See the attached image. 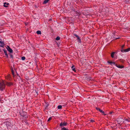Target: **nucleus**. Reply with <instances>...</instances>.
Masks as SVG:
<instances>
[{"mask_svg": "<svg viewBox=\"0 0 130 130\" xmlns=\"http://www.w3.org/2000/svg\"><path fill=\"white\" fill-rule=\"evenodd\" d=\"M3 6L5 7H7L9 5V4L8 3L5 2L4 3Z\"/></svg>", "mask_w": 130, "mask_h": 130, "instance_id": "12", "label": "nucleus"}, {"mask_svg": "<svg viewBox=\"0 0 130 130\" xmlns=\"http://www.w3.org/2000/svg\"><path fill=\"white\" fill-rule=\"evenodd\" d=\"M116 66L120 69H122L124 68V67L123 66L118 65L117 64H116Z\"/></svg>", "mask_w": 130, "mask_h": 130, "instance_id": "8", "label": "nucleus"}, {"mask_svg": "<svg viewBox=\"0 0 130 130\" xmlns=\"http://www.w3.org/2000/svg\"><path fill=\"white\" fill-rule=\"evenodd\" d=\"M25 116V118H27V116L26 117V116Z\"/></svg>", "mask_w": 130, "mask_h": 130, "instance_id": "40", "label": "nucleus"}, {"mask_svg": "<svg viewBox=\"0 0 130 130\" xmlns=\"http://www.w3.org/2000/svg\"><path fill=\"white\" fill-rule=\"evenodd\" d=\"M60 38L59 36H57L56 38V40H60Z\"/></svg>", "mask_w": 130, "mask_h": 130, "instance_id": "23", "label": "nucleus"}, {"mask_svg": "<svg viewBox=\"0 0 130 130\" xmlns=\"http://www.w3.org/2000/svg\"><path fill=\"white\" fill-rule=\"evenodd\" d=\"M78 41L80 43L81 42V40L80 39V38H79V39H78Z\"/></svg>", "mask_w": 130, "mask_h": 130, "instance_id": "33", "label": "nucleus"}, {"mask_svg": "<svg viewBox=\"0 0 130 130\" xmlns=\"http://www.w3.org/2000/svg\"><path fill=\"white\" fill-rule=\"evenodd\" d=\"M13 83L11 82H6V85L8 87H11L13 86Z\"/></svg>", "mask_w": 130, "mask_h": 130, "instance_id": "4", "label": "nucleus"}, {"mask_svg": "<svg viewBox=\"0 0 130 130\" xmlns=\"http://www.w3.org/2000/svg\"><path fill=\"white\" fill-rule=\"evenodd\" d=\"M95 109L96 110H98L99 111H100L101 110V109L100 108H98L97 107H96L95 108Z\"/></svg>", "mask_w": 130, "mask_h": 130, "instance_id": "25", "label": "nucleus"}, {"mask_svg": "<svg viewBox=\"0 0 130 130\" xmlns=\"http://www.w3.org/2000/svg\"><path fill=\"white\" fill-rule=\"evenodd\" d=\"M0 101H1V103H2V102H1V100H0Z\"/></svg>", "mask_w": 130, "mask_h": 130, "instance_id": "43", "label": "nucleus"}, {"mask_svg": "<svg viewBox=\"0 0 130 130\" xmlns=\"http://www.w3.org/2000/svg\"><path fill=\"white\" fill-rule=\"evenodd\" d=\"M36 65L37 67L38 66V65L37 64H36Z\"/></svg>", "mask_w": 130, "mask_h": 130, "instance_id": "42", "label": "nucleus"}, {"mask_svg": "<svg viewBox=\"0 0 130 130\" xmlns=\"http://www.w3.org/2000/svg\"><path fill=\"white\" fill-rule=\"evenodd\" d=\"M57 108L58 109H60L62 108V106L61 105H59L58 106Z\"/></svg>", "mask_w": 130, "mask_h": 130, "instance_id": "24", "label": "nucleus"}, {"mask_svg": "<svg viewBox=\"0 0 130 130\" xmlns=\"http://www.w3.org/2000/svg\"><path fill=\"white\" fill-rule=\"evenodd\" d=\"M74 71V72H76V70H75V68H74L72 69Z\"/></svg>", "mask_w": 130, "mask_h": 130, "instance_id": "34", "label": "nucleus"}, {"mask_svg": "<svg viewBox=\"0 0 130 130\" xmlns=\"http://www.w3.org/2000/svg\"><path fill=\"white\" fill-rule=\"evenodd\" d=\"M120 38V37H118V38H116L115 39L116 40V39H119Z\"/></svg>", "mask_w": 130, "mask_h": 130, "instance_id": "37", "label": "nucleus"}, {"mask_svg": "<svg viewBox=\"0 0 130 130\" xmlns=\"http://www.w3.org/2000/svg\"><path fill=\"white\" fill-rule=\"evenodd\" d=\"M50 0H44V1L43 3V4H46L47 3L48 1H49Z\"/></svg>", "mask_w": 130, "mask_h": 130, "instance_id": "18", "label": "nucleus"}, {"mask_svg": "<svg viewBox=\"0 0 130 130\" xmlns=\"http://www.w3.org/2000/svg\"><path fill=\"white\" fill-rule=\"evenodd\" d=\"M122 63H123L125 62V60L124 59H121L119 60Z\"/></svg>", "mask_w": 130, "mask_h": 130, "instance_id": "15", "label": "nucleus"}, {"mask_svg": "<svg viewBox=\"0 0 130 130\" xmlns=\"http://www.w3.org/2000/svg\"><path fill=\"white\" fill-rule=\"evenodd\" d=\"M21 115L22 116V117H24L25 116V115H23H23Z\"/></svg>", "mask_w": 130, "mask_h": 130, "instance_id": "35", "label": "nucleus"}, {"mask_svg": "<svg viewBox=\"0 0 130 130\" xmlns=\"http://www.w3.org/2000/svg\"><path fill=\"white\" fill-rule=\"evenodd\" d=\"M52 119V117H50L48 119L47 121L49 122Z\"/></svg>", "mask_w": 130, "mask_h": 130, "instance_id": "28", "label": "nucleus"}, {"mask_svg": "<svg viewBox=\"0 0 130 130\" xmlns=\"http://www.w3.org/2000/svg\"><path fill=\"white\" fill-rule=\"evenodd\" d=\"M112 113V112H110L109 113H110V114H111Z\"/></svg>", "mask_w": 130, "mask_h": 130, "instance_id": "38", "label": "nucleus"}, {"mask_svg": "<svg viewBox=\"0 0 130 130\" xmlns=\"http://www.w3.org/2000/svg\"><path fill=\"white\" fill-rule=\"evenodd\" d=\"M46 104L47 105L46 106L45 108L47 109H48V106L49 104L48 102L46 103Z\"/></svg>", "mask_w": 130, "mask_h": 130, "instance_id": "16", "label": "nucleus"}, {"mask_svg": "<svg viewBox=\"0 0 130 130\" xmlns=\"http://www.w3.org/2000/svg\"><path fill=\"white\" fill-rule=\"evenodd\" d=\"M36 33L38 34L41 35V31L40 30H38L37 31Z\"/></svg>", "mask_w": 130, "mask_h": 130, "instance_id": "20", "label": "nucleus"}, {"mask_svg": "<svg viewBox=\"0 0 130 130\" xmlns=\"http://www.w3.org/2000/svg\"><path fill=\"white\" fill-rule=\"evenodd\" d=\"M21 59L23 60H24L25 59V57L24 56H23L21 57Z\"/></svg>", "mask_w": 130, "mask_h": 130, "instance_id": "26", "label": "nucleus"}, {"mask_svg": "<svg viewBox=\"0 0 130 130\" xmlns=\"http://www.w3.org/2000/svg\"><path fill=\"white\" fill-rule=\"evenodd\" d=\"M61 130H69L68 129H67L65 127H63L61 128Z\"/></svg>", "mask_w": 130, "mask_h": 130, "instance_id": "22", "label": "nucleus"}, {"mask_svg": "<svg viewBox=\"0 0 130 130\" xmlns=\"http://www.w3.org/2000/svg\"><path fill=\"white\" fill-rule=\"evenodd\" d=\"M74 65H73L72 66L71 68L73 69V68H74Z\"/></svg>", "mask_w": 130, "mask_h": 130, "instance_id": "36", "label": "nucleus"}, {"mask_svg": "<svg viewBox=\"0 0 130 130\" xmlns=\"http://www.w3.org/2000/svg\"><path fill=\"white\" fill-rule=\"evenodd\" d=\"M73 0L74 1H77L76 0Z\"/></svg>", "mask_w": 130, "mask_h": 130, "instance_id": "41", "label": "nucleus"}, {"mask_svg": "<svg viewBox=\"0 0 130 130\" xmlns=\"http://www.w3.org/2000/svg\"><path fill=\"white\" fill-rule=\"evenodd\" d=\"M6 125L8 129H11L13 126L12 124L11 123V121L10 120L7 121H6Z\"/></svg>", "mask_w": 130, "mask_h": 130, "instance_id": "2", "label": "nucleus"}, {"mask_svg": "<svg viewBox=\"0 0 130 130\" xmlns=\"http://www.w3.org/2000/svg\"><path fill=\"white\" fill-rule=\"evenodd\" d=\"M90 122H95V121L94 120H90Z\"/></svg>", "mask_w": 130, "mask_h": 130, "instance_id": "32", "label": "nucleus"}, {"mask_svg": "<svg viewBox=\"0 0 130 130\" xmlns=\"http://www.w3.org/2000/svg\"><path fill=\"white\" fill-rule=\"evenodd\" d=\"M5 77L6 79L9 80H11V76L10 74H8L7 76H5Z\"/></svg>", "mask_w": 130, "mask_h": 130, "instance_id": "7", "label": "nucleus"}, {"mask_svg": "<svg viewBox=\"0 0 130 130\" xmlns=\"http://www.w3.org/2000/svg\"><path fill=\"white\" fill-rule=\"evenodd\" d=\"M74 35L77 38V39H79L80 37L79 36L76 34H74Z\"/></svg>", "mask_w": 130, "mask_h": 130, "instance_id": "19", "label": "nucleus"}, {"mask_svg": "<svg viewBox=\"0 0 130 130\" xmlns=\"http://www.w3.org/2000/svg\"><path fill=\"white\" fill-rule=\"evenodd\" d=\"M125 45H123L121 46V50H124L123 48H124Z\"/></svg>", "mask_w": 130, "mask_h": 130, "instance_id": "30", "label": "nucleus"}, {"mask_svg": "<svg viewBox=\"0 0 130 130\" xmlns=\"http://www.w3.org/2000/svg\"><path fill=\"white\" fill-rule=\"evenodd\" d=\"M4 42L2 41H0V46L3 47L4 46Z\"/></svg>", "mask_w": 130, "mask_h": 130, "instance_id": "14", "label": "nucleus"}, {"mask_svg": "<svg viewBox=\"0 0 130 130\" xmlns=\"http://www.w3.org/2000/svg\"><path fill=\"white\" fill-rule=\"evenodd\" d=\"M73 10L74 11L75 13L77 15H78V17H79V15H81V13L80 12H78L77 11H75V10Z\"/></svg>", "mask_w": 130, "mask_h": 130, "instance_id": "10", "label": "nucleus"}, {"mask_svg": "<svg viewBox=\"0 0 130 130\" xmlns=\"http://www.w3.org/2000/svg\"><path fill=\"white\" fill-rule=\"evenodd\" d=\"M130 51V48H128L126 49H124V50H121V51L122 52H128Z\"/></svg>", "mask_w": 130, "mask_h": 130, "instance_id": "6", "label": "nucleus"}, {"mask_svg": "<svg viewBox=\"0 0 130 130\" xmlns=\"http://www.w3.org/2000/svg\"><path fill=\"white\" fill-rule=\"evenodd\" d=\"M10 58H11L13 59V55H12V54H10Z\"/></svg>", "mask_w": 130, "mask_h": 130, "instance_id": "31", "label": "nucleus"}, {"mask_svg": "<svg viewBox=\"0 0 130 130\" xmlns=\"http://www.w3.org/2000/svg\"><path fill=\"white\" fill-rule=\"evenodd\" d=\"M115 52H113L111 54V57L112 58H113L114 57V55L115 54Z\"/></svg>", "mask_w": 130, "mask_h": 130, "instance_id": "21", "label": "nucleus"}, {"mask_svg": "<svg viewBox=\"0 0 130 130\" xmlns=\"http://www.w3.org/2000/svg\"><path fill=\"white\" fill-rule=\"evenodd\" d=\"M5 84L3 80L0 81V90L2 91L5 88Z\"/></svg>", "mask_w": 130, "mask_h": 130, "instance_id": "1", "label": "nucleus"}, {"mask_svg": "<svg viewBox=\"0 0 130 130\" xmlns=\"http://www.w3.org/2000/svg\"><path fill=\"white\" fill-rule=\"evenodd\" d=\"M26 80H28V77H27L26 78Z\"/></svg>", "mask_w": 130, "mask_h": 130, "instance_id": "39", "label": "nucleus"}, {"mask_svg": "<svg viewBox=\"0 0 130 130\" xmlns=\"http://www.w3.org/2000/svg\"><path fill=\"white\" fill-rule=\"evenodd\" d=\"M108 62L110 64V65L112 66V64H113V65H115L116 66V64L115 62H112L111 61H108Z\"/></svg>", "mask_w": 130, "mask_h": 130, "instance_id": "11", "label": "nucleus"}, {"mask_svg": "<svg viewBox=\"0 0 130 130\" xmlns=\"http://www.w3.org/2000/svg\"><path fill=\"white\" fill-rule=\"evenodd\" d=\"M67 122L64 121L63 122H61L60 124V126L61 127V128L63 127V126H66L67 125Z\"/></svg>", "mask_w": 130, "mask_h": 130, "instance_id": "3", "label": "nucleus"}, {"mask_svg": "<svg viewBox=\"0 0 130 130\" xmlns=\"http://www.w3.org/2000/svg\"><path fill=\"white\" fill-rule=\"evenodd\" d=\"M15 76H18L21 79V78L20 77V76L19 75V74H18L17 73V74H16V75H15Z\"/></svg>", "mask_w": 130, "mask_h": 130, "instance_id": "29", "label": "nucleus"}, {"mask_svg": "<svg viewBox=\"0 0 130 130\" xmlns=\"http://www.w3.org/2000/svg\"><path fill=\"white\" fill-rule=\"evenodd\" d=\"M8 51L10 53H11L13 52V50L9 46L7 45V47H6Z\"/></svg>", "mask_w": 130, "mask_h": 130, "instance_id": "5", "label": "nucleus"}, {"mask_svg": "<svg viewBox=\"0 0 130 130\" xmlns=\"http://www.w3.org/2000/svg\"><path fill=\"white\" fill-rule=\"evenodd\" d=\"M125 120L127 121L128 122H130V118H129L126 119H125Z\"/></svg>", "mask_w": 130, "mask_h": 130, "instance_id": "27", "label": "nucleus"}, {"mask_svg": "<svg viewBox=\"0 0 130 130\" xmlns=\"http://www.w3.org/2000/svg\"><path fill=\"white\" fill-rule=\"evenodd\" d=\"M100 112L101 113H102V115H103L105 116L106 115V114H105L104 111H103V110H101L100 111Z\"/></svg>", "mask_w": 130, "mask_h": 130, "instance_id": "17", "label": "nucleus"}, {"mask_svg": "<svg viewBox=\"0 0 130 130\" xmlns=\"http://www.w3.org/2000/svg\"><path fill=\"white\" fill-rule=\"evenodd\" d=\"M11 72H12V75L13 76V77H14L15 75L14 74V71L13 69V68H12L11 69Z\"/></svg>", "mask_w": 130, "mask_h": 130, "instance_id": "13", "label": "nucleus"}, {"mask_svg": "<svg viewBox=\"0 0 130 130\" xmlns=\"http://www.w3.org/2000/svg\"><path fill=\"white\" fill-rule=\"evenodd\" d=\"M3 50L4 51L6 57L7 58H8V55L7 53V51L5 49H3Z\"/></svg>", "mask_w": 130, "mask_h": 130, "instance_id": "9", "label": "nucleus"}]
</instances>
